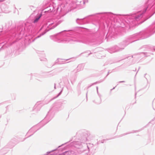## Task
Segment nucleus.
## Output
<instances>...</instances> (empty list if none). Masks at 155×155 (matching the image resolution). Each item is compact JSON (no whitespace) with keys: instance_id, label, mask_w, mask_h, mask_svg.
Masks as SVG:
<instances>
[{"instance_id":"obj_26","label":"nucleus","mask_w":155,"mask_h":155,"mask_svg":"<svg viewBox=\"0 0 155 155\" xmlns=\"http://www.w3.org/2000/svg\"><path fill=\"white\" fill-rule=\"evenodd\" d=\"M66 152L67 153H70V155H77L75 151L74 150L67 151Z\"/></svg>"},{"instance_id":"obj_33","label":"nucleus","mask_w":155,"mask_h":155,"mask_svg":"<svg viewBox=\"0 0 155 155\" xmlns=\"http://www.w3.org/2000/svg\"><path fill=\"white\" fill-rule=\"evenodd\" d=\"M40 60L41 61H46L47 59L45 58H40Z\"/></svg>"},{"instance_id":"obj_20","label":"nucleus","mask_w":155,"mask_h":155,"mask_svg":"<svg viewBox=\"0 0 155 155\" xmlns=\"http://www.w3.org/2000/svg\"><path fill=\"white\" fill-rule=\"evenodd\" d=\"M69 59H65L61 58H58L55 61V63H58L59 64H63L66 63L67 61Z\"/></svg>"},{"instance_id":"obj_31","label":"nucleus","mask_w":155,"mask_h":155,"mask_svg":"<svg viewBox=\"0 0 155 155\" xmlns=\"http://www.w3.org/2000/svg\"><path fill=\"white\" fill-rule=\"evenodd\" d=\"M63 91V88L61 89V91L57 95V96H56L55 97H54L53 99H55L57 97H58V96H59L62 93V92Z\"/></svg>"},{"instance_id":"obj_36","label":"nucleus","mask_w":155,"mask_h":155,"mask_svg":"<svg viewBox=\"0 0 155 155\" xmlns=\"http://www.w3.org/2000/svg\"><path fill=\"white\" fill-rule=\"evenodd\" d=\"M97 91V94L98 95L99 98H101V94H100L99 93L98 91Z\"/></svg>"},{"instance_id":"obj_23","label":"nucleus","mask_w":155,"mask_h":155,"mask_svg":"<svg viewBox=\"0 0 155 155\" xmlns=\"http://www.w3.org/2000/svg\"><path fill=\"white\" fill-rule=\"evenodd\" d=\"M140 131V130H133L132 132H129V133H124V134H121L118 136V137H122V136H125V135H127V134H131V133H136V132H138Z\"/></svg>"},{"instance_id":"obj_28","label":"nucleus","mask_w":155,"mask_h":155,"mask_svg":"<svg viewBox=\"0 0 155 155\" xmlns=\"http://www.w3.org/2000/svg\"><path fill=\"white\" fill-rule=\"evenodd\" d=\"M83 53H87V54H88L87 55H85L87 57H88L89 55H90V54H92L91 53V52L90 51H86V52H84L81 53L78 56V57L79 56H80L81 55V54H83Z\"/></svg>"},{"instance_id":"obj_34","label":"nucleus","mask_w":155,"mask_h":155,"mask_svg":"<svg viewBox=\"0 0 155 155\" xmlns=\"http://www.w3.org/2000/svg\"><path fill=\"white\" fill-rule=\"evenodd\" d=\"M67 153L66 151L64 153L59 154L58 155H67L66 154Z\"/></svg>"},{"instance_id":"obj_19","label":"nucleus","mask_w":155,"mask_h":155,"mask_svg":"<svg viewBox=\"0 0 155 155\" xmlns=\"http://www.w3.org/2000/svg\"><path fill=\"white\" fill-rule=\"evenodd\" d=\"M84 68V64H79L76 68L74 69L73 72L74 73H76L78 71L82 70Z\"/></svg>"},{"instance_id":"obj_56","label":"nucleus","mask_w":155,"mask_h":155,"mask_svg":"<svg viewBox=\"0 0 155 155\" xmlns=\"http://www.w3.org/2000/svg\"><path fill=\"white\" fill-rule=\"evenodd\" d=\"M102 81H101L100 82H102Z\"/></svg>"},{"instance_id":"obj_57","label":"nucleus","mask_w":155,"mask_h":155,"mask_svg":"<svg viewBox=\"0 0 155 155\" xmlns=\"http://www.w3.org/2000/svg\"><path fill=\"white\" fill-rule=\"evenodd\" d=\"M154 119L155 120V117Z\"/></svg>"},{"instance_id":"obj_7","label":"nucleus","mask_w":155,"mask_h":155,"mask_svg":"<svg viewBox=\"0 0 155 155\" xmlns=\"http://www.w3.org/2000/svg\"><path fill=\"white\" fill-rule=\"evenodd\" d=\"M141 49L145 51L135 53L132 55L127 57L126 58L130 59L133 58L134 59L138 60L144 57L150 56L153 54L152 52H153V51H155V47L150 46L149 45L143 46L141 48Z\"/></svg>"},{"instance_id":"obj_17","label":"nucleus","mask_w":155,"mask_h":155,"mask_svg":"<svg viewBox=\"0 0 155 155\" xmlns=\"http://www.w3.org/2000/svg\"><path fill=\"white\" fill-rule=\"evenodd\" d=\"M43 77L41 75L37 73H34L33 74H31V78L33 76H34L35 77V79L40 81H41V78H45V76L44 75V73H43Z\"/></svg>"},{"instance_id":"obj_38","label":"nucleus","mask_w":155,"mask_h":155,"mask_svg":"<svg viewBox=\"0 0 155 155\" xmlns=\"http://www.w3.org/2000/svg\"><path fill=\"white\" fill-rule=\"evenodd\" d=\"M30 8H31V9L32 10H34L35 9H34V7L33 6H30Z\"/></svg>"},{"instance_id":"obj_5","label":"nucleus","mask_w":155,"mask_h":155,"mask_svg":"<svg viewBox=\"0 0 155 155\" xmlns=\"http://www.w3.org/2000/svg\"><path fill=\"white\" fill-rule=\"evenodd\" d=\"M65 6L64 4H61L60 5H58L56 8V12L59 9L60 15H61V17H58L57 19H48L44 21L42 23V27L39 30L40 31L42 29L45 28V30L44 31L38 35L35 39L39 38L41 36L45 34L47 31L54 28L63 21L64 19L63 17L65 14L62 15L61 14L65 13Z\"/></svg>"},{"instance_id":"obj_39","label":"nucleus","mask_w":155,"mask_h":155,"mask_svg":"<svg viewBox=\"0 0 155 155\" xmlns=\"http://www.w3.org/2000/svg\"><path fill=\"white\" fill-rule=\"evenodd\" d=\"M98 83V82H95V83H93V84H92L91 85H90V86H88V87H87V88H89V87H90L92 85H94V84H96V83Z\"/></svg>"},{"instance_id":"obj_29","label":"nucleus","mask_w":155,"mask_h":155,"mask_svg":"<svg viewBox=\"0 0 155 155\" xmlns=\"http://www.w3.org/2000/svg\"><path fill=\"white\" fill-rule=\"evenodd\" d=\"M94 146V145L92 143H89L87 145V147L89 151L90 149L93 147Z\"/></svg>"},{"instance_id":"obj_47","label":"nucleus","mask_w":155,"mask_h":155,"mask_svg":"<svg viewBox=\"0 0 155 155\" xmlns=\"http://www.w3.org/2000/svg\"><path fill=\"white\" fill-rule=\"evenodd\" d=\"M54 88L55 89H56L55 84H54Z\"/></svg>"},{"instance_id":"obj_49","label":"nucleus","mask_w":155,"mask_h":155,"mask_svg":"<svg viewBox=\"0 0 155 155\" xmlns=\"http://www.w3.org/2000/svg\"><path fill=\"white\" fill-rule=\"evenodd\" d=\"M87 92L86 94V96L87 98Z\"/></svg>"},{"instance_id":"obj_54","label":"nucleus","mask_w":155,"mask_h":155,"mask_svg":"<svg viewBox=\"0 0 155 155\" xmlns=\"http://www.w3.org/2000/svg\"><path fill=\"white\" fill-rule=\"evenodd\" d=\"M138 71H139V70H138V71H137V72H138Z\"/></svg>"},{"instance_id":"obj_40","label":"nucleus","mask_w":155,"mask_h":155,"mask_svg":"<svg viewBox=\"0 0 155 155\" xmlns=\"http://www.w3.org/2000/svg\"><path fill=\"white\" fill-rule=\"evenodd\" d=\"M67 143H64V144H62L61 145H60V146H59L58 147V148H59V147H61V146H63V145H64V144H66Z\"/></svg>"},{"instance_id":"obj_16","label":"nucleus","mask_w":155,"mask_h":155,"mask_svg":"<svg viewBox=\"0 0 155 155\" xmlns=\"http://www.w3.org/2000/svg\"><path fill=\"white\" fill-rule=\"evenodd\" d=\"M107 51L110 53H112L120 51V50L118 48V46L115 45L112 48L108 49Z\"/></svg>"},{"instance_id":"obj_50","label":"nucleus","mask_w":155,"mask_h":155,"mask_svg":"<svg viewBox=\"0 0 155 155\" xmlns=\"http://www.w3.org/2000/svg\"><path fill=\"white\" fill-rule=\"evenodd\" d=\"M136 94H137V93H135V98H136Z\"/></svg>"},{"instance_id":"obj_48","label":"nucleus","mask_w":155,"mask_h":155,"mask_svg":"<svg viewBox=\"0 0 155 155\" xmlns=\"http://www.w3.org/2000/svg\"><path fill=\"white\" fill-rule=\"evenodd\" d=\"M17 54H16V53H15V54H14V55L15 56Z\"/></svg>"},{"instance_id":"obj_45","label":"nucleus","mask_w":155,"mask_h":155,"mask_svg":"<svg viewBox=\"0 0 155 155\" xmlns=\"http://www.w3.org/2000/svg\"><path fill=\"white\" fill-rule=\"evenodd\" d=\"M109 72H108V74H107V75H106V77H107V76L108 75V74H109Z\"/></svg>"},{"instance_id":"obj_24","label":"nucleus","mask_w":155,"mask_h":155,"mask_svg":"<svg viewBox=\"0 0 155 155\" xmlns=\"http://www.w3.org/2000/svg\"><path fill=\"white\" fill-rule=\"evenodd\" d=\"M93 102L97 104H100L101 102V98H98L93 101Z\"/></svg>"},{"instance_id":"obj_12","label":"nucleus","mask_w":155,"mask_h":155,"mask_svg":"<svg viewBox=\"0 0 155 155\" xmlns=\"http://www.w3.org/2000/svg\"><path fill=\"white\" fill-rule=\"evenodd\" d=\"M119 34L118 28H114L110 27L108 31L107 34L111 38H117Z\"/></svg>"},{"instance_id":"obj_2","label":"nucleus","mask_w":155,"mask_h":155,"mask_svg":"<svg viewBox=\"0 0 155 155\" xmlns=\"http://www.w3.org/2000/svg\"><path fill=\"white\" fill-rule=\"evenodd\" d=\"M102 33V35L98 38H93L84 37L82 38L80 41L74 37L75 33L74 31L71 30H64L56 35L51 36L50 37L51 39L55 41L64 40L70 43H72V41H80L90 45L97 46L102 42L104 34L103 32Z\"/></svg>"},{"instance_id":"obj_42","label":"nucleus","mask_w":155,"mask_h":155,"mask_svg":"<svg viewBox=\"0 0 155 155\" xmlns=\"http://www.w3.org/2000/svg\"><path fill=\"white\" fill-rule=\"evenodd\" d=\"M115 87H114L112 89H110V93L111 92V91H112V90L114 89L115 88Z\"/></svg>"},{"instance_id":"obj_32","label":"nucleus","mask_w":155,"mask_h":155,"mask_svg":"<svg viewBox=\"0 0 155 155\" xmlns=\"http://www.w3.org/2000/svg\"><path fill=\"white\" fill-rule=\"evenodd\" d=\"M15 139V138H14L12 139L11 140V142H12V143H14V144H16V143H17V142H16H16H13V141H14Z\"/></svg>"},{"instance_id":"obj_43","label":"nucleus","mask_w":155,"mask_h":155,"mask_svg":"<svg viewBox=\"0 0 155 155\" xmlns=\"http://www.w3.org/2000/svg\"><path fill=\"white\" fill-rule=\"evenodd\" d=\"M124 82H125L124 81H119L118 82L119 83H124Z\"/></svg>"},{"instance_id":"obj_14","label":"nucleus","mask_w":155,"mask_h":155,"mask_svg":"<svg viewBox=\"0 0 155 155\" xmlns=\"http://www.w3.org/2000/svg\"><path fill=\"white\" fill-rule=\"evenodd\" d=\"M48 119H46V117L44 119H43L42 121H41L40 123L37 125L34 126V127H36L34 129V130H33V133L29 135L28 136V137L31 136L32 135L35 133L37 130L39 129L41 127L44 126L46 124H47L48 122H47Z\"/></svg>"},{"instance_id":"obj_9","label":"nucleus","mask_w":155,"mask_h":155,"mask_svg":"<svg viewBox=\"0 0 155 155\" xmlns=\"http://www.w3.org/2000/svg\"><path fill=\"white\" fill-rule=\"evenodd\" d=\"M87 2V0H70L67 3L66 5L68 6L71 10L75 8L81 9L84 7V4Z\"/></svg>"},{"instance_id":"obj_10","label":"nucleus","mask_w":155,"mask_h":155,"mask_svg":"<svg viewBox=\"0 0 155 155\" xmlns=\"http://www.w3.org/2000/svg\"><path fill=\"white\" fill-rule=\"evenodd\" d=\"M77 135L78 137V139L80 142L83 143H84L87 141L91 140L93 137V136L90 134V132L85 130L79 131Z\"/></svg>"},{"instance_id":"obj_53","label":"nucleus","mask_w":155,"mask_h":155,"mask_svg":"<svg viewBox=\"0 0 155 155\" xmlns=\"http://www.w3.org/2000/svg\"><path fill=\"white\" fill-rule=\"evenodd\" d=\"M138 71H139V70H138V71H137V72H138Z\"/></svg>"},{"instance_id":"obj_3","label":"nucleus","mask_w":155,"mask_h":155,"mask_svg":"<svg viewBox=\"0 0 155 155\" xmlns=\"http://www.w3.org/2000/svg\"><path fill=\"white\" fill-rule=\"evenodd\" d=\"M155 13V0H146L143 10L128 17L130 25L142 24Z\"/></svg>"},{"instance_id":"obj_41","label":"nucleus","mask_w":155,"mask_h":155,"mask_svg":"<svg viewBox=\"0 0 155 155\" xmlns=\"http://www.w3.org/2000/svg\"><path fill=\"white\" fill-rule=\"evenodd\" d=\"M57 150V149H55V150H52V151H50V152H47V154H48V153H51V152H52V151H55V150Z\"/></svg>"},{"instance_id":"obj_22","label":"nucleus","mask_w":155,"mask_h":155,"mask_svg":"<svg viewBox=\"0 0 155 155\" xmlns=\"http://www.w3.org/2000/svg\"><path fill=\"white\" fill-rule=\"evenodd\" d=\"M144 77L147 80V84L146 85V86L144 87L143 88V89H148L149 88V86H150V85L148 84V79L149 78V75L146 74H144Z\"/></svg>"},{"instance_id":"obj_55","label":"nucleus","mask_w":155,"mask_h":155,"mask_svg":"<svg viewBox=\"0 0 155 155\" xmlns=\"http://www.w3.org/2000/svg\"><path fill=\"white\" fill-rule=\"evenodd\" d=\"M138 71H139V70H138V71H137V72H138Z\"/></svg>"},{"instance_id":"obj_11","label":"nucleus","mask_w":155,"mask_h":155,"mask_svg":"<svg viewBox=\"0 0 155 155\" xmlns=\"http://www.w3.org/2000/svg\"><path fill=\"white\" fill-rule=\"evenodd\" d=\"M66 68L65 67H63L57 68L53 72H45L44 73L45 77H50L58 73H60Z\"/></svg>"},{"instance_id":"obj_30","label":"nucleus","mask_w":155,"mask_h":155,"mask_svg":"<svg viewBox=\"0 0 155 155\" xmlns=\"http://www.w3.org/2000/svg\"><path fill=\"white\" fill-rule=\"evenodd\" d=\"M106 140H108L107 139H103V140H99L98 142H97V143L98 144H99L100 143H103L104 142V141Z\"/></svg>"},{"instance_id":"obj_27","label":"nucleus","mask_w":155,"mask_h":155,"mask_svg":"<svg viewBox=\"0 0 155 155\" xmlns=\"http://www.w3.org/2000/svg\"><path fill=\"white\" fill-rule=\"evenodd\" d=\"M77 90L78 91V94L79 95H80L81 94V87H80V84H79L77 86Z\"/></svg>"},{"instance_id":"obj_8","label":"nucleus","mask_w":155,"mask_h":155,"mask_svg":"<svg viewBox=\"0 0 155 155\" xmlns=\"http://www.w3.org/2000/svg\"><path fill=\"white\" fill-rule=\"evenodd\" d=\"M67 102L66 101L62 100L57 101L53 104L46 116V119H48L47 122L49 121L53 117L55 112L62 109V105L66 104Z\"/></svg>"},{"instance_id":"obj_37","label":"nucleus","mask_w":155,"mask_h":155,"mask_svg":"<svg viewBox=\"0 0 155 155\" xmlns=\"http://www.w3.org/2000/svg\"><path fill=\"white\" fill-rule=\"evenodd\" d=\"M97 91V94L98 95L99 98H101V94H100L99 93L98 91Z\"/></svg>"},{"instance_id":"obj_6","label":"nucleus","mask_w":155,"mask_h":155,"mask_svg":"<svg viewBox=\"0 0 155 155\" xmlns=\"http://www.w3.org/2000/svg\"><path fill=\"white\" fill-rule=\"evenodd\" d=\"M115 15L111 12H103L98 13L90 15L83 18H77L76 23L79 25H83L89 23L94 20L95 18L97 19H110L113 20L115 18Z\"/></svg>"},{"instance_id":"obj_1","label":"nucleus","mask_w":155,"mask_h":155,"mask_svg":"<svg viewBox=\"0 0 155 155\" xmlns=\"http://www.w3.org/2000/svg\"><path fill=\"white\" fill-rule=\"evenodd\" d=\"M33 28L31 21L28 19L26 22H20L16 26L12 24L6 30L5 33L0 35V51L8 47L16 41L13 39L15 38L18 39V36L21 35H24L26 32L32 31Z\"/></svg>"},{"instance_id":"obj_25","label":"nucleus","mask_w":155,"mask_h":155,"mask_svg":"<svg viewBox=\"0 0 155 155\" xmlns=\"http://www.w3.org/2000/svg\"><path fill=\"white\" fill-rule=\"evenodd\" d=\"M36 127H33L32 128H31L28 132L27 134H30V135L31 134H32L33 132V130H34V129Z\"/></svg>"},{"instance_id":"obj_15","label":"nucleus","mask_w":155,"mask_h":155,"mask_svg":"<svg viewBox=\"0 0 155 155\" xmlns=\"http://www.w3.org/2000/svg\"><path fill=\"white\" fill-rule=\"evenodd\" d=\"M43 104H44L42 102L38 101L37 102L33 108V111L35 113L37 112L40 110Z\"/></svg>"},{"instance_id":"obj_13","label":"nucleus","mask_w":155,"mask_h":155,"mask_svg":"<svg viewBox=\"0 0 155 155\" xmlns=\"http://www.w3.org/2000/svg\"><path fill=\"white\" fill-rule=\"evenodd\" d=\"M48 119H46V117L44 119H43L42 121H41L40 123L37 125L34 126V127H36L34 129V130H33V133L29 135L28 136V137L31 136L32 135L35 133L37 130L39 129L41 127L44 126L46 124H47L48 122H47Z\"/></svg>"},{"instance_id":"obj_46","label":"nucleus","mask_w":155,"mask_h":155,"mask_svg":"<svg viewBox=\"0 0 155 155\" xmlns=\"http://www.w3.org/2000/svg\"><path fill=\"white\" fill-rule=\"evenodd\" d=\"M66 154L67 155H70V153H67Z\"/></svg>"},{"instance_id":"obj_4","label":"nucleus","mask_w":155,"mask_h":155,"mask_svg":"<svg viewBox=\"0 0 155 155\" xmlns=\"http://www.w3.org/2000/svg\"><path fill=\"white\" fill-rule=\"evenodd\" d=\"M155 33V21L145 30L128 36L121 42L118 48L120 51L124 49L129 44L140 39L146 38Z\"/></svg>"},{"instance_id":"obj_44","label":"nucleus","mask_w":155,"mask_h":155,"mask_svg":"<svg viewBox=\"0 0 155 155\" xmlns=\"http://www.w3.org/2000/svg\"><path fill=\"white\" fill-rule=\"evenodd\" d=\"M96 89H97V91H98V87L97 86L96 87Z\"/></svg>"},{"instance_id":"obj_18","label":"nucleus","mask_w":155,"mask_h":155,"mask_svg":"<svg viewBox=\"0 0 155 155\" xmlns=\"http://www.w3.org/2000/svg\"><path fill=\"white\" fill-rule=\"evenodd\" d=\"M2 11L5 13H7L8 12V7L5 4H2L0 7Z\"/></svg>"},{"instance_id":"obj_51","label":"nucleus","mask_w":155,"mask_h":155,"mask_svg":"<svg viewBox=\"0 0 155 155\" xmlns=\"http://www.w3.org/2000/svg\"><path fill=\"white\" fill-rule=\"evenodd\" d=\"M9 106H7L6 107V109H7V108H8V107Z\"/></svg>"},{"instance_id":"obj_52","label":"nucleus","mask_w":155,"mask_h":155,"mask_svg":"<svg viewBox=\"0 0 155 155\" xmlns=\"http://www.w3.org/2000/svg\"><path fill=\"white\" fill-rule=\"evenodd\" d=\"M14 53V52H13V53L12 54V55H13V54Z\"/></svg>"},{"instance_id":"obj_35","label":"nucleus","mask_w":155,"mask_h":155,"mask_svg":"<svg viewBox=\"0 0 155 155\" xmlns=\"http://www.w3.org/2000/svg\"><path fill=\"white\" fill-rule=\"evenodd\" d=\"M97 91V94L98 95L99 98H101V94H100L99 93L98 91Z\"/></svg>"},{"instance_id":"obj_21","label":"nucleus","mask_w":155,"mask_h":155,"mask_svg":"<svg viewBox=\"0 0 155 155\" xmlns=\"http://www.w3.org/2000/svg\"><path fill=\"white\" fill-rule=\"evenodd\" d=\"M45 15L44 14L42 13V12L41 11V13L39 14H38L37 16L35 18L34 20L32 21L34 23H36L39 20L40 18L42 15Z\"/></svg>"}]
</instances>
